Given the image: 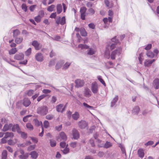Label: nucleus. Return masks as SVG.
<instances>
[{"mask_svg": "<svg viewBox=\"0 0 159 159\" xmlns=\"http://www.w3.org/2000/svg\"><path fill=\"white\" fill-rule=\"evenodd\" d=\"M75 86L78 88L83 86L84 84L83 80H75Z\"/></svg>", "mask_w": 159, "mask_h": 159, "instance_id": "obj_15", "label": "nucleus"}, {"mask_svg": "<svg viewBox=\"0 0 159 159\" xmlns=\"http://www.w3.org/2000/svg\"><path fill=\"white\" fill-rule=\"evenodd\" d=\"M116 37H115L111 39L112 42H115L114 43L108 44L106 48V49L105 52V57L109 59L110 57V51L116 47V44L117 43V40L116 39Z\"/></svg>", "mask_w": 159, "mask_h": 159, "instance_id": "obj_1", "label": "nucleus"}, {"mask_svg": "<svg viewBox=\"0 0 159 159\" xmlns=\"http://www.w3.org/2000/svg\"><path fill=\"white\" fill-rule=\"evenodd\" d=\"M12 125L11 124H5L2 129V131L4 132L7 131L9 130L12 127Z\"/></svg>", "mask_w": 159, "mask_h": 159, "instance_id": "obj_16", "label": "nucleus"}, {"mask_svg": "<svg viewBox=\"0 0 159 159\" xmlns=\"http://www.w3.org/2000/svg\"><path fill=\"white\" fill-rule=\"evenodd\" d=\"M139 107L138 106H136L133 109L132 112L134 114H138L140 111Z\"/></svg>", "mask_w": 159, "mask_h": 159, "instance_id": "obj_25", "label": "nucleus"}, {"mask_svg": "<svg viewBox=\"0 0 159 159\" xmlns=\"http://www.w3.org/2000/svg\"><path fill=\"white\" fill-rule=\"evenodd\" d=\"M95 51L92 48H90L88 52V54L89 55H92L94 54Z\"/></svg>", "mask_w": 159, "mask_h": 159, "instance_id": "obj_37", "label": "nucleus"}, {"mask_svg": "<svg viewBox=\"0 0 159 159\" xmlns=\"http://www.w3.org/2000/svg\"><path fill=\"white\" fill-rule=\"evenodd\" d=\"M19 152L21 155H19L18 157L21 159H26L29 157V153H25L24 151L22 149H20L19 151H16L14 153V157L15 158L19 154Z\"/></svg>", "mask_w": 159, "mask_h": 159, "instance_id": "obj_2", "label": "nucleus"}, {"mask_svg": "<svg viewBox=\"0 0 159 159\" xmlns=\"http://www.w3.org/2000/svg\"><path fill=\"white\" fill-rule=\"evenodd\" d=\"M155 61L154 59L146 60L144 62V65L145 66H149Z\"/></svg>", "mask_w": 159, "mask_h": 159, "instance_id": "obj_20", "label": "nucleus"}, {"mask_svg": "<svg viewBox=\"0 0 159 159\" xmlns=\"http://www.w3.org/2000/svg\"><path fill=\"white\" fill-rule=\"evenodd\" d=\"M35 58L36 60L39 62H42L44 60L43 56L41 53H38L36 54Z\"/></svg>", "mask_w": 159, "mask_h": 159, "instance_id": "obj_7", "label": "nucleus"}, {"mask_svg": "<svg viewBox=\"0 0 159 159\" xmlns=\"http://www.w3.org/2000/svg\"><path fill=\"white\" fill-rule=\"evenodd\" d=\"M36 7V5H31L30 7V10L31 11H33Z\"/></svg>", "mask_w": 159, "mask_h": 159, "instance_id": "obj_59", "label": "nucleus"}, {"mask_svg": "<svg viewBox=\"0 0 159 159\" xmlns=\"http://www.w3.org/2000/svg\"><path fill=\"white\" fill-rule=\"evenodd\" d=\"M23 39L22 38H17L15 39V42L17 44L20 43L22 41Z\"/></svg>", "mask_w": 159, "mask_h": 159, "instance_id": "obj_45", "label": "nucleus"}, {"mask_svg": "<svg viewBox=\"0 0 159 159\" xmlns=\"http://www.w3.org/2000/svg\"><path fill=\"white\" fill-rule=\"evenodd\" d=\"M50 145L51 147H53L56 146V141L54 140H50Z\"/></svg>", "mask_w": 159, "mask_h": 159, "instance_id": "obj_50", "label": "nucleus"}, {"mask_svg": "<svg viewBox=\"0 0 159 159\" xmlns=\"http://www.w3.org/2000/svg\"><path fill=\"white\" fill-rule=\"evenodd\" d=\"M138 154L139 157L141 158H143L144 155L143 149H139L138 151Z\"/></svg>", "mask_w": 159, "mask_h": 159, "instance_id": "obj_19", "label": "nucleus"}, {"mask_svg": "<svg viewBox=\"0 0 159 159\" xmlns=\"http://www.w3.org/2000/svg\"><path fill=\"white\" fill-rule=\"evenodd\" d=\"M104 2L107 7L111 8L113 6V4L111 2H110L108 0H104Z\"/></svg>", "mask_w": 159, "mask_h": 159, "instance_id": "obj_23", "label": "nucleus"}, {"mask_svg": "<svg viewBox=\"0 0 159 159\" xmlns=\"http://www.w3.org/2000/svg\"><path fill=\"white\" fill-rule=\"evenodd\" d=\"M46 97V95L44 94L42 95L39 96L37 99V100L38 102L40 101L41 100L44 98L45 97Z\"/></svg>", "mask_w": 159, "mask_h": 159, "instance_id": "obj_54", "label": "nucleus"}, {"mask_svg": "<svg viewBox=\"0 0 159 159\" xmlns=\"http://www.w3.org/2000/svg\"><path fill=\"white\" fill-rule=\"evenodd\" d=\"M81 35L83 36H85L87 35V33L84 29H82L80 30Z\"/></svg>", "mask_w": 159, "mask_h": 159, "instance_id": "obj_36", "label": "nucleus"}, {"mask_svg": "<svg viewBox=\"0 0 159 159\" xmlns=\"http://www.w3.org/2000/svg\"><path fill=\"white\" fill-rule=\"evenodd\" d=\"M32 44L36 50H39L41 48V46L38 42L36 40L34 41Z\"/></svg>", "mask_w": 159, "mask_h": 159, "instance_id": "obj_13", "label": "nucleus"}, {"mask_svg": "<svg viewBox=\"0 0 159 159\" xmlns=\"http://www.w3.org/2000/svg\"><path fill=\"white\" fill-rule=\"evenodd\" d=\"M32 158L36 159L38 157V154L35 151H33L31 152L30 154Z\"/></svg>", "mask_w": 159, "mask_h": 159, "instance_id": "obj_18", "label": "nucleus"}, {"mask_svg": "<svg viewBox=\"0 0 159 159\" xmlns=\"http://www.w3.org/2000/svg\"><path fill=\"white\" fill-rule=\"evenodd\" d=\"M13 35L14 36H16L20 34V31L18 30H15L13 31Z\"/></svg>", "mask_w": 159, "mask_h": 159, "instance_id": "obj_48", "label": "nucleus"}, {"mask_svg": "<svg viewBox=\"0 0 159 159\" xmlns=\"http://www.w3.org/2000/svg\"><path fill=\"white\" fill-rule=\"evenodd\" d=\"M67 139V137L66 134L63 132H61L59 134V137L58 138V139L60 141L61 140H66Z\"/></svg>", "mask_w": 159, "mask_h": 159, "instance_id": "obj_11", "label": "nucleus"}, {"mask_svg": "<svg viewBox=\"0 0 159 159\" xmlns=\"http://www.w3.org/2000/svg\"><path fill=\"white\" fill-rule=\"evenodd\" d=\"M147 56L151 58H152L155 56V55L152 52H148L146 53Z\"/></svg>", "mask_w": 159, "mask_h": 159, "instance_id": "obj_33", "label": "nucleus"}, {"mask_svg": "<svg viewBox=\"0 0 159 159\" xmlns=\"http://www.w3.org/2000/svg\"><path fill=\"white\" fill-rule=\"evenodd\" d=\"M83 105L85 107L87 108H93V107L88 105L87 103L85 102L83 103Z\"/></svg>", "mask_w": 159, "mask_h": 159, "instance_id": "obj_62", "label": "nucleus"}, {"mask_svg": "<svg viewBox=\"0 0 159 159\" xmlns=\"http://www.w3.org/2000/svg\"><path fill=\"white\" fill-rule=\"evenodd\" d=\"M24 54L21 53L16 54L14 56L15 59L20 60L24 59Z\"/></svg>", "mask_w": 159, "mask_h": 159, "instance_id": "obj_8", "label": "nucleus"}, {"mask_svg": "<svg viewBox=\"0 0 159 159\" xmlns=\"http://www.w3.org/2000/svg\"><path fill=\"white\" fill-rule=\"evenodd\" d=\"M5 148H6L9 152H12L13 151L12 148L10 146H6L5 147Z\"/></svg>", "mask_w": 159, "mask_h": 159, "instance_id": "obj_64", "label": "nucleus"}, {"mask_svg": "<svg viewBox=\"0 0 159 159\" xmlns=\"http://www.w3.org/2000/svg\"><path fill=\"white\" fill-rule=\"evenodd\" d=\"M154 143V142L152 141H149L148 142L145 143V145L146 146L151 145Z\"/></svg>", "mask_w": 159, "mask_h": 159, "instance_id": "obj_60", "label": "nucleus"}, {"mask_svg": "<svg viewBox=\"0 0 159 159\" xmlns=\"http://www.w3.org/2000/svg\"><path fill=\"white\" fill-rule=\"evenodd\" d=\"M72 117L74 120H77L79 118V114L78 112L76 111L72 115Z\"/></svg>", "mask_w": 159, "mask_h": 159, "instance_id": "obj_24", "label": "nucleus"}, {"mask_svg": "<svg viewBox=\"0 0 159 159\" xmlns=\"http://www.w3.org/2000/svg\"><path fill=\"white\" fill-rule=\"evenodd\" d=\"M138 57L140 63L141 64L143 59V53L141 52L139 53Z\"/></svg>", "mask_w": 159, "mask_h": 159, "instance_id": "obj_29", "label": "nucleus"}, {"mask_svg": "<svg viewBox=\"0 0 159 159\" xmlns=\"http://www.w3.org/2000/svg\"><path fill=\"white\" fill-rule=\"evenodd\" d=\"M63 63V61H61L58 62L56 66V69L57 70L59 69L62 66V64Z\"/></svg>", "mask_w": 159, "mask_h": 159, "instance_id": "obj_34", "label": "nucleus"}, {"mask_svg": "<svg viewBox=\"0 0 159 159\" xmlns=\"http://www.w3.org/2000/svg\"><path fill=\"white\" fill-rule=\"evenodd\" d=\"M31 103L30 100L28 98H25L22 101V104L23 105L26 107L29 106Z\"/></svg>", "mask_w": 159, "mask_h": 159, "instance_id": "obj_9", "label": "nucleus"}, {"mask_svg": "<svg viewBox=\"0 0 159 159\" xmlns=\"http://www.w3.org/2000/svg\"><path fill=\"white\" fill-rule=\"evenodd\" d=\"M37 112L41 115H46L48 112V108L46 106L39 107L37 109Z\"/></svg>", "mask_w": 159, "mask_h": 159, "instance_id": "obj_4", "label": "nucleus"}, {"mask_svg": "<svg viewBox=\"0 0 159 159\" xmlns=\"http://www.w3.org/2000/svg\"><path fill=\"white\" fill-rule=\"evenodd\" d=\"M121 52L122 48L121 47L117 48L111 52L110 57L111 59H115L117 57L119 56L121 54Z\"/></svg>", "mask_w": 159, "mask_h": 159, "instance_id": "obj_3", "label": "nucleus"}, {"mask_svg": "<svg viewBox=\"0 0 159 159\" xmlns=\"http://www.w3.org/2000/svg\"><path fill=\"white\" fill-rule=\"evenodd\" d=\"M72 134L73 138L75 139H77L79 138L80 135L78 132L75 129H74L73 130Z\"/></svg>", "mask_w": 159, "mask_h": 159, "instance_id": "obj_14", "label": "nucleus"}, {"mask_svg": "<svg viewBox=\"0 0 159 159\" xmlns=\"http://www.w3.org/2000/svg\"><path fill=\"white\" fill-rule=\"evenodd\" d=\"M32 116L31 115H29L23 117V120L24 122H26L28 120V118Z\"/></svg>", "mask_w": 159, "mask_h": 159, "instance_id": "obj_47", "label": "nucleus"}, {"mask_svg": "<svg viewBox=\"0 0 159 159\" xmlns=\"http://www.w3.org/2000/svg\"><path fill=\"white\" fill-rule=\"evenodd\" d=\"M5 134V135L4 137L6 139L8 138H12L14 136L13 134L12 133L7 132Z\"/></svg>", "mask_w": 159, "mask_h": 159, "instance_id": "obj_27", "label": "nucleus"}, {"mask_svg": "<svg viewBox=\"0 0 159 159\" xmlns=\"http://www.w3.org/2000/svg\"><path fill=\"white\" fill-rule=\"evenodd\" d=\"M89 27L92 29H93L95 28V25L93 23H91L89 24Z\"/></svg>", "mask_w": 159, "mask_h": 159, "instance_id": "obj_63", "label": "nucleus"}, {"mask_svg": "<svg viewBox=\"0 0 159 159\" xmlns=\"http://www.w3.org/2000/svg\"><path fill=\"white\" fill-rule=\"evenodd\" d=\"M41 18V16L40 15H38L34 18V19L37 22L39 23L40 21Z\"/></svg>", "mask_w": 159, "mask_h": 159, "instance_id": "obj_40", "label": "nucleus"}, {"mask_svg": "<svg viewBox=\"0 0 159 159\" xmlns=\"http://www.w3.org/2000/svg\"><path fill=\"white\" fill-rule=\"evenodd\" d=\"M91 90L94 94L97 93L98 92V86L97 84L95 82L93 83L91 85Z\"/></svg>", "mask_w": 159, "mask_h": 159, "instance_id": "obj_5", "label": "nucleus"}, {"mask_svg": "<svg viewBox=\"0 0 159 159\" xmlns=\"http://www.w3.org/2000/svg\"><path fill=\"white\" fill-rule=\"evenodd\" d=\"M70 65V63L67 62L63 65L62 69L64 70H66L69 67Z\"/></svg>", "mask_w": 159, "mask_h": 159, "instance_id": "obj_44", "label": "nucleus"}, {"mask_svg": "<svg viewBox=\"0 0 159 159\" xmlns=\"http://www.w3.org/2000/svg\"><path fill=\"white\" fill-rule=\"evenodd\" d=\"M20 134L21 137L23 139L26 138L27 137V134L24 132H21L20 131L19 133H18Z\"/></svg>", "mask_w": 159, "mask_h": 159, "instance_id": "obj_42", "label": "nucleus"}, {"mask_svg": "<svg viewBox=\"0 0 159 159\" xmlns=\"http://www.w3.org/2000/svg\"><path fill=\"white\" fill-rule=\"evenodd\" d=\"M65 107H63L62 104H60L56 107L57 111L58 112H62L65 110Z\"/></svg>", "mask_w": 159, "mask_h": 159, "instance_id": "obj_17", "label": "nucleus"}, {"mask_svg": "<svg viewBox=\"0 0 159 159\" xmlns=\"http://www.w3.org/2000/svg\"><path fill=\"white\" fill-rule=\"evenodd\" d=\"M112 18L111 17H109L108 18H104L103 21L105 24V27L107 28L109 24L112 22Z\"/></svg>", "mask_w": 159, "mask_h": 159, "instance_id": "obj_6", "label": "nucleus"}, {"mask_svg": "<svg viewBox=\"0 0 159 159\" xmlns=\"http://www.w3.org/2000/svg\"><path fill=\"white\" fill-rule=\"evenodd\" d=\"M53 116L52 115H48L46 116V119L49 120H51L53 118Z\"/></svg>", "mask_w": 159, "mask_h": 159, "instance_id": "obj_61", "label": "nucleus"}, {"mask_svg": "<svg viewBox=\"0 0 159 159\" xmlns=\"http://www.w3.org/2000/svg\"><path fill=\"white\" fill-rule=\"evenodd\" d=\"M34 93V91L32 90H30L27 93V95L29 96H30L32 95Z\"/></svg>", "mask_w": 159, "mask_h": 159, "instance_id": "obj_55", "label": "nucleus"}, {"mask_svg": "<svg viewBox=\"0 0 159 159\" xmlns=\"http://www.w3.org/2000/svg\"><path fill=\"white\" fill-rule=\"evenodd\" d=\"M86 10V8L85 7H82L80 9V12L81 14L85 13V12Z\"/></svg>", "mask_w": 159, "mask_h": 159, "instance_id": "obj_46", "label": "nucleus"}, {"mask_svg": "<svg viewBox=\"0 0 159 159\" xmlns=\"http://www.w3.org/2000/svg\"><path fill=\"white\" fill-rule=\"evenodd\" d=\"M6 138H5L4 137L2 138L1 140V141L0 142L1 144H4L6 143L7 142V140L6 139Z\"/></svg>", "mask_w": 159, "mask_h": 159, "instance_id": "obj_56", "label": "nucleus"}, {"mask_svg": "<svg viewBox=\"0 0 159 159\" xmlns=\"http://www.w3.org/2000/svg\"><path fill=\"white\" fill-rule=\"evenodd\" d=\"M84 96L86 97L89 98L91 96V92L90 89L86 88L84 89Z\"/></svg>", "mask_w": 159, "mask_h": 159, "instance_id": "obj_10", "label": "nucleus"}, {"mask_svg": "<svg viewBox=\"0 0 159 159\" xmlns=\"http://www.w3.org/2000/svg\"><path fill=\"white\" fill-rule=\"evenodd\" d=\"M7 151L5 150H3L1 154V159H7Z\"/></svg>", "mask_w": 159, "mask_h": 159, "instance_id": "obj_21", "label": "nucleus"}, {"mask_svg": "<svg viewBox=\"0 0 159 159\" xmlns=\"http://www.w3.org/2000/svg\"><path fill=\"white\" fill-rule=\"evenodd\" d=\"M57 12L58 14H60L61 13L62 11V6L60 4H58L57 5Z\"/></svg>", "mask_w": 159, "mask_h": 159, "instance_id": "obj_28", "label": "nucleus"}, {"mask_svg": "<svg viewBox=\"0 0 159 159\" xmlns=\"http://www.w3.org/2000/svg\"><path fill=\"white\" fill-rule=\"evenodd\" d=\"M118 96H116L112 100L111 103V106L112 107L117 102L118 100Z\"/></svg>", "mask_w": 159, "mask_h": 159, "instance_id": "obj_31", "label": "nucleus"}, {"mask_svg": "<svg viewBox=\"0 0 159 159\" xmlns=\"http://www.w3.org/2000/svg\"><path fill=\"white\" fill-rule=\"evenodd\" d=\"M65 20H66V19H65V17L64 16H63L61 18V22L60 23V24H61V25H64L65 23V22H66Z\"/></svg>", "mask_w": 159, "mask_h": 159, "instance_id": "obj_57", "label": "nucleus"}, {"mask_svg": "<svg viewBox=\"0 0 159 159\" xmlns=\"http://www.w3.org/2000/svg\"><path fill=\"white\" fill-rule=\"evenodd\" d=\"M78 125L80 128L84 129L87 127L88 124L85 121L81 120L78 123Z\"/></svg>", "mask_w": 159, "mask_h": 159, "instance_id": "obj_12", "label": "nucleus"}, {"mask_svg": "<svg viewBox=\"0 0 159 159\" xmlns=\"http://www.w3.org/2000/svg\"><path fill=\"white\" fill-rule=\"evenodd\" d=\"M55 7V6L53 5H52L48 7L47 9L48 11H53Z\"/></svg>", "mask_w": 159, "mask_h": 159, "instance_id": "obj_38", "label": "nucleus"}, {"mask_svg": "<svg viewBox=\"0 0 159 159\" xmlns=\"http://www.w3.org/2000/svg\"><path fill=\"white\" fill-rule=\"evenodd\" d=\"M31 48H29L25 52V54L26 56H28L30 55L31 53Z\"/></svg>", "mask_w": 159, "mask_h": 159, "instance_id": "obj_39", "label": "nucleus"}, {"mask_svg": "<svg viewBox=\"0 0 159 159\" xmlns=\"http://www.w3.org/2000/svg\"><path fill=\"white\" fill-rule=\"evenodd\" d=\"M26 127L28 129L30 130H32L33 129V126L30 123H27L26 125Z\"/></svg>", "mask_w": 159, "mask_h": 159, "instance_id": "obj_41", "label": "nucleus"}, {"mask_svg": "<svg viewBox=\"0 0 159 159\" xmlns=\"http://www.w3.org/2000/svg\"><path fill=\"white\" fill-rule=\"evenodd\" d=\"M35 147V145H31L29 146L28 148V150L29 151H31L34 150Z\"/></svg>", "mask_w": 159, "mask_h": 159, "instance_id": "obj_49", "label": "nucleus"}, {"mask_svg": "<svg viewBox=\"0 0 159 159\" xmlns=\"http://www.w3.org/2000/svg\"><path fill=\"white\" fill-rule=\"evenodd\" d=\"M17 141V139H15V141L10 139L8 141V143L9 145H14L16 143Z\"/></svg>", "mask_w": 159, "mask_h": 159, "instance_id": "obj_32", "label": "nucleus"}, {"mask_svg": "<svg viewBox=\"0 0 159 159\" xmlns=\"http://www.w3.org/2000/svg\"><path fill=\"white\" fill-rule=\"evenodd\" d=\"M22 9L25 11L26 12L27 11V7L25 4H23L21 5Z\"/></svg>", "mask_w": 159, "mask_h": 159, "instance_id": "obj_51", "label": "nucleus"}, {"mask_svg": "<svg viewBox=\"0 0 159 159\" xmlns=\"http://www.w3.org/2000/svg\"><path fill=\"white\" fill-rule=\"evenodd\" d=\"M111 146V143L110 142H106L104 145V147L106 148H109Z\"/></svg>", "mask_w": 159, "mask_h": 159, "instance_id": "obj_43", "label": "nucleus"}, {"mask_svg": "<svg viewBox=\"0 0 159 159\" xmlns=\"http://www.w3.org/2000/svg\"><path fill=\"white\" fill-rule=\"evenodd\" d=\"M64 154H66L68 153L69 152V148H66L64 149L63 150H62Z\"/></svg>", "mask_w": 159, "mask_h": 159, "instance_id": "obj_58", "label": "nucleus"}, {"mask_svg": "<svg viewBox=\"0 0 159 159\" xmlns=\"http://www.w3.org/2000/svg\"><path fill=\"white\" fill-rule=\"evenodd\" d=\"M153 84L154 87L156 89H158L159 87V80H154L153 82Z\"/></svg>", "mask_w": 159, "mask_h": 159, "instance_id": "obj_30", "label": "nucleus"}, {"mask_svg": "<svg viewBox=\"0 0 159 159\" xmlns=\"http://www.w3.org/2000/svg\"><path fill=\"white\" fill-rule=\"evenodd\" d=\"M17 51L16 48H12L9 51V54L10 55L14 54Z\"/></svg>", "mask_w": 159, "mask_h": 159, "instance_id": "obj_35", "label": "nucleus"}, {"mask_svg": "<svg viewBox=\"0 0 159 159\" xmlns=\"http://www.w3.org/2000/svg\"><path fill=\"white\" fill-rule=\"evenodd\" d=\"M60 146L62 148H64L65 147H67V144H66V143L65 142H61L60 143Z\"/></svg>", "mask_w": 159, "mask_h": 159, "instance_id": "obj_52", "label": "nucleus"}, {"mask_svg": "<svg viewBox=\"0 0 159 159\" xmlns=\"http://www.w3.org/2000/svg\"><path fill=\"white\" fill-rule=\"evenodd\" d=\"M12 130L13 131H17L18 133H19L20 131L19 126L17 124L13 125L12 127Z\"/></svg>", "mask_w": 159, "mask_h": 159, "instance_id": "obj_22", "label": "nucleus"}, {"mask_svg": "<svg viewBox=\"0 0 159 159\" xmlns=\"http://www.w3.org/2000/svg\"><path fill=\"white\" fill-rule=\"evenodd\" d=\"M78 47L79 48L83 49H87L89 48V47L85 44H80L78 45Z\"/></svg>", "mask_w": 159, "mask_h": 159, "instance_id": "obj_26", "label": "nucleus"}, {"mask_svg": "<svg viewBox=\"0 0 159 159\" xmlns=\"http://www.w3.org/2000/svg\"><path fill=\"white\" fill-rule=\"evenodd\" d=\"M44 126L45 128H47L49 125L48 121L47 120H45L43 123Z\"/></svg>", "mask_w": 159, "mask_h": 159, "instance_id": "obj_53", "label": "nucleus"}]
</instances>
